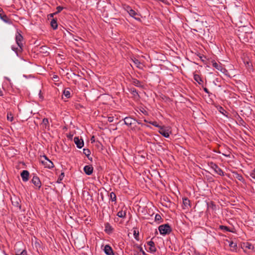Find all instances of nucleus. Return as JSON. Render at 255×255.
Returning a JSON list of instances; mask_svg holds the SVG:
<instances>
[{
  "label": "nucleus",
  "instance_id": "f257e3e1",
  "mask_svg": "<svg viewBox=\"0 0 255 255\" xmlns=\"http://www.w3.org/2000/svg\"><path fill=\"white\" fill-rule=\"evenodd\" d=\"M15 41L19 48H15L13 46L11 47V49L14 51L18 55L19 52H21L23 50V37L19 31H17L15 34Z\"/></svg>",
  "mask_w": 255,
  "mask_h": 255
},
{
  "label": "nucleus",
  "instance_id": "f03ea898",
  "mask_svg": "<svg viewBox=\"0 0 255 255\" xmlns=\"http://www.w3.org/2000/svg\"><path fill=\"white\" fill-rule=\"evenodd\" d=\"M245 42L253 43L255 41V32L252 31H245V33L241 35Z\"/></svg>",
  "mask_w": 255,
  "mask_h": 255
},
{
  "label": "nucleus",
  "instance_id": "7ed1b4c3",
  "mask_svg": "<svg viewBox=\"0 0 255 255\" xmlns=\"http://www.w3.org/2000/svg\"><path fill=\"white\" fill-rule=\"evenodd\" d=\"M158 230L161 235H166L169 234L171 232L172 229L169 224H165L159 226Z\"/></svg>",
  "mask_w": 255,
  "mask_h": 255
},
{
  "label": "nucleus",
  "instance_id": "20e7f679",
  "mask_svg": "<svg viewBox=\"0 0 255 255\" xmlns=\"http://www.w3.org/2000/svg\"><path fill=\"white\" fill-rule=\"evenodd\" d=\"M126 11L128 12L129 15L132 17H133L135 19L138 21H140V18L139 17H136V16H139V14L137 12H136L134 10L132 9L131 7L129 5H126L124 7Z\"/></svg>",
  "mask_w": 255,
  "mask_h": 255
},
{
  "label": "nucleus",
  "instance_id": "39448f33",
  "mask_svg": "<svg viewBox=\"0 0 255 255\" xmlns=\"http://www.w3.org/2000/svg\"><path fill=\"white\" fill-rule=\"evenodd\" d=\"M0 18L5 23L11 24L12 21L4 13L3 9L0 7Z\"/></svg>",
  "mask_w": 255,
  "mask_h": 255
},
{
  "label": "nucleus",
  "instance_id": "423d86ee",
  "mask_svg": "<svg viewBox=\"0 0 255 255\" xmlns=\"http://www.w3.org/2000/svg\"><path fill=\"white\" fill-rule=\"evenodd\" d=\"M211 168L214 169V171L217 173L218 174L221 176H224V172L223 170L216 164L211 163Z\"/></svg>",
  "mask_w": 255,
  "mask_h": 255
},
{
  "label": "nucleus",
  "instance_id": "0eeeda50",
  "mask_svg": "<svg viewBox=\"0 0 255 255\" xmlns=\"http://www.w3.org/2000/svg\"><path fill=\"white\" fill-rule=\"evenodd\" d=\"M32 183L35 186L36 188L39 189L41 186V182L37 176H34L31 180Z\"/></svg>",
  "mask_w": 255,
  "mask_h": 255
},
{
  "label": "nucleus",
  "instance_id": "6e6552de",
  "mask_svg": "<svg viewBox=\"0 0 255 255\" xmlns=\"http://www.w3.org/2000/svg\"><path fill=\"white\" fill-rule=\"evenodd\" d=\"M159 132L165 137H168L169 133H171L168 129L162 127L159 128Z\"/></svg>",
  "mask_w": 255,
  "mask_h": 255
},
{
  "label": "nucleus",
  "instance_id": "1a4fd4ad",
  "mask_svg": "<svg viewBox=\"0 0 255 255\" xmlns=\"http://www.w3.org/2000/svg\"><path fill=\"white\" fill-rule=\"evenodd\" d=\"M74 141L78 148H81L84 146L83 139H80L78 136L74 137Z\"/></svg>",
  "mask_w": 255,
  "mask_h": 255
},
{
  "label": "nucleus",
  "instance_id": "9d476101",
  "mask_svg": "<svg viewBox=\"0 0 255 255\" xmlns=\"http://www.w3.org/2000/svg\"><path fill=\"white\" fill-rule=\"evenodd\" d=\"M11 203L12 204L16 207H18L19 209H20L21 206L20 205V199L17 197H14L13 198H11Z\"/></svg>",
  "mask_w": 255,
  "mask_h": 255
},
{
  "label": "nucleus",
  "instance_id": "9b49d317",
  "mask_svg": "<svg viewBox=\"0 0 255 255\" xmlns=\"http://www.w3.org/2000/svg\"><path fill=\"white\" fill-rule=\"evenodd\" d=\"M20 175L23 182H26L29 180V173L27 170H23L21 172Z\"/></svg>",
  "mask_w": 255,
  "mask_h": 255
},
{
  "label": "nucleus",
  "instance_id": "f8f14e48",
  "mask_svg": "<svg viewBox=\"0 0 255 255\" xmlns=\"http://www.w3.org/2000/svg\"><path fill=\"white\" fill-rule=\"evenodd\" d=\"M45 161H42V163L46 167H47L49 169L52 168L54 166V164L51 161L49 160L46 156H44Z\"/></svg>",
  "mask_w": 255,
  "mask_h": 255
},
{
  "label": "nucleus",
  "instance_id": "ddd939ff",
  "mask_svg": "<svg viewBox=\"0 0 255 255\" xmlns=\"http://www.w3.org/2000/svg\"><path fill=\"white\" fill-rule=\"evenodd\" d=\"M136 120L131 117H126L124 119L125 124L128 126H131L135 123Z\"/></svg>",
  "mask_w": 255,
  "mask_h": 255
},
{
  "label": "nucleus",
  "instance_id": "4468645a",
  "mask_svg": "<svg viewBox=\"0 0 255 255\" xmlns=\"http://www.w3.org/2000/svg\"><path fill=\"white\" fill-rule=\"evenodd\" d=\"M104 251L107 255H114L113 249L109 245H106Z\"/></svg>",
  "mask_w": 255,
  "mask_h": 255
},
{
  "label": "nucleus",
  "instance_id": "2eb2a0df",
  "mask_svg": "<svg viewBox=\"0 0 255 255\" xmlns=\"http://www.w3.org/2000/svg\"><path fill=\"white\" fill-rule=\"evenodd\" d=\"M147 245L149 246V250L151 253H154L156 251V249L155 247V244L153 241H150L148 242Z\"/></svg>",
  "mask_w": 255,
  "mask_h": 255
},
{
  "label": "nucleus",
  "instance_id": "dca6fc26",
  "mask_svg": "<svg viewBox=\"0 0 255 255\" xmlns=\"http://www.w3.org/2000/svg\"><path fill=\"white\" fill-rule=\"evenodd\" d=\"M84 171L87 175H91L93 171V167L91 165H86L84 167Z\"/></svg>",
  "mask_w": 255,
  "mask_h": 255
},
{
  "label": "nucleus",
  "instance_id": "f3484780",
  "mask_svg": "<svg viewBox=\"0 0 255 255\" xmlns=\"http://www.w3.org/2000/svg\"><path fill=\"white\" fill-rule=\"evenodd\" d=\"M64 97H62L63 99H68L71 97L70 89L69 88L65 89L63 91Z\"/></svg>",
  "mask_w": 255,
  "mask_h": 255
},
{
  "label": "nucleus",
  "instance_id": "a211bd4d",
  "mask_svg": "<svg viewBox=\"0 0 255 255\" xmlns=\"http://www.w3.org/2000/svg\"><path fill=\"white\" fill-rule=\"evenodd\" d=\"M190 200L187 198H185L183 199V209L188 208V207H190Z\"/></svg>",
  "mask_w": 255,
  "mask_h": 255
},
{
  "label": "nucleus",
  "instance_id": "6ab92c4d",
  "mask_svg": "<svg viewBox=\"0 0 255 255\" xmlns=\"http://www.w3.org/2000/svg\"><path fill=\"white\" fill-rule=\"evenodd\" d=\"M194 80L197 82L199 85H202L203 81L201 78L200 76L198 74H195L194 75Z\"/></svg>",
  "mask_w": 255,
  "mask_h": 255
},
{
  "label": "nucleus",
  "instance_id": "aec40b11",
  "mask_svg": "<svg viewBox=\"0 0 255 255\" xmlns=\"http://www.w3.org/2000/svg\"><path fill=\"white\" fill-rule=\"evenodd\" d=\"M131 83L134 86H135L136 87H142V85H141L140 81H139V80H138L136 79L132 78L131 80Z\"/></svg>",
  "mask_w": 255,
  "mask_h": 255
},
{
  "label": "nucleus",
  "instance_id": "412c9836",
  "mask_svg": "<svg viewBox=\"0 0 255 255\" xmlns=\"http://www.w3.org/2000/svg\"><path fill=\"white\" fill-rule=\"evenodd\" d=\"M213 66L218 69V70H220L222 72H223V71L225 70V69L223 68L221 65L220 64L217 63L216 62H214L213 63Z\"/></svg>",
  "mask_w": 255,
  "mask_h": 255
},
{
  "label": "nucleus",
  "instance_id": "4be33fe9",
  "mask_svg": "<svg viewBox=\"0 0 255 255\" xmlns=\"http://www.w3.org/2000/svg\"><path fill=\"white\" fill-rule=\"evenodd\" d=\"M113 228L110 225V224L108 223L105 224V231L107 233H111L113 231Z\"/></svg>",
  "mask_w": 255,
  "mask_h": 255
},
{
  "label": "nucleus",
  "instance_id": "5701e85b",
  "mask_svg": "<svg viewBox=\"0 0 255 255\" xmlns=\"http://www.w3.org/2000/svg\"><path fill=\"white\" fill-rule=\"evenodd\" d=\"M218 110L220 113H221L222 114L226 116V117H228V113L222 107L220 106Z\"/></svg>",
  "mask_w": 255,
  "mask_h": 255
},
{
  "label": "nucleus",
  "instance_id": "b1692460",
  "mask_svg": "<svg viewBox=\"0 0 255 255\" xmlns=\"http://www.w3.org/2000/svg\"><path fill=\"white\" fill-rule=\"evenodd\" d=\"M234 176L236 179H238L240 181H244V178L241 174H239L237 172L234 173Z\"/></svg>",
  "mask_w": 255,
  "mask_h": 255
},
{
  "label": "nucleus",
  "instance_id": "393cba45",
  "mask_svg": "<svg viewBox=\"0 0 255 255\" xmlns=\"http://www.w3.org/2000/svg\"><path fill=\"white\" fill-rule=\"evenodd\" d=\"M117 216L122 218H125L126 217V211L121 210L118 212Z\"/></svg>",
  "mask_w": 255,
  "mask_h": 255
},
{
  "label": "nucleus",
  "instance_id": "a878e982",
  "mask_svg": "<svg viewBox=\"0 0 255 255\" xmlns=\"http://www.w3.org/2000/svg\"><path fill=\"white\" fill-rule=\"evenodd\" d=\"M50 24H51V26L53 28V29H57V26H58V24H57V21H56V19H52L51 21V22H50Z\"/></svg>",
  "mask_w": 255,
  "mask_h": 255
},
{
  "label": "nucleus",
  "instance_id": "bb28decb",
  "mask_svg": "<svg viewBox=\"0 0 255 255\" xmlns=\"http://www.w3.org/2000/svg\"><path fill=\"white\" fill-rule=\"evenodd\" d=\"M110 200L112 202H116L117 196H116V194L114 192H112L111 193H110Z\"/></svg>",
  "mask_w": 255,
  "mask_h": 255
},
{
  "label": "nucleus",
  "instance_id": "cd10ccee",
  "mask_svg": "<svg viewBox=\"0 0 255 255\" xmlns=\"http://www.w3.org/2000/svg\"><path fill=\"white\" fill-rule=\"evenodd\" d=\"M48 47L46 46H42L40 47V52L44 54L48 53L47 51Z\"/></svg>",
  "mask_w": 255,
  "mask_h": 255
},
{
  "label": "nucleus",
  "instance_id": "c85d7f7f",
  "mask_svg": "<svg viewBox=\"0 0 255 255\" xmlns=\"http://www.w3.org/2000/svg\"><path fill=\"white\" fill-rule=\"evenodd\" d=\"M129 92L131 94L133 95L134 97H139V95L138 94V92L137 90L135 88H131L129 90Z\"/></svg>",
  "mask_w": 255,
  "mask_h": 255
},
{
  "label": "nucleus",
  "instance_id": "c756f323",
  "mask_svg": "<svg viewBox=\"0 0 255 255\" xmlns=\"http://www.w3.org/2000/svg\"><path fill=\"white\" fill-rule=\"evenodd\" d=\"M133 62L136 65V67L139 69H141V63L139 62V61L135 58L134 59H132Z\"/></svg>",
  "mask_w": 255,
  "mask_h": 255
},
{
  "label": "nucleus",
  "instance_id": "7c9ffc66",
  "mask_svg": "<svg viewBox=\"0 0 255 255\" xmlns=\"http://www.w3.org/2000/svg\"><path fill=\"white\" fill-rule=\"evenodd\" d=\"M148 123H149V124H151V125H153V126H154V127H157V128H160L161 127V126H159V125L158 124L157 122H156V121H149V122H148Z\"/></svg>",
  "mask_w": 255,
  "mask_h": 255
},
{
  "label": "nucleus",
  "instance_id": "2f4dec72",
  "mask_svg": "<svg viewBox=\"0 0 255 255\" xmlns=\"http://www.w3.org/2000/svg\"><path fill=\"white\" fill-rule=\"evenodd\" d=\"M83 153L85 155H86L89 158V156L91 154V151L89 149L84 148L83 149Z\"/></svg>",
  "mask_w": 255,
  "mask_h": 255
},
{
  "label": "nucleus",
  "instance_id": "473e14b6",
  "mask_svg": "<svg viewBox=\"0 0 255 255\" xmlns=\"http://www.w3.org/2000/svg\"><path fill=\"white\" fill-rule=\"evenodd\" d=\"M244 247L246 248H247V249H250V250L253 249V245L251 243H248V242L245 243V244H244Z\"/></svg>",
  "mask_w": 255,
  "mask_h": 255
},
{
  "label": "nucleus",
  "instance_id": "72a5a7b5",
  "mask_svg": "<svg viewBox=\"0 0 255 255\" xmlns=\"http://www.w3.org/2000/svg\"><path fill=\"white\" fill-rule=\"evenodd\" d=\"M64 177V173L63 172H62L61 173V174L59 175V176L58 178L57 183H60Z\"/></svg>",
  "mask_w": 255,
  "mask_h": 255
},
{
  "label": "nucleus",
  "instance_id": "f704fd0d",
  "mask_svg": "<svg viewBox=\"0 0 255 255\" xmlns=\"http://www.w3.org/2000/svg\"><path fill=\"white\" fill-rule=\"evenodd\" d=\"M7 119L8 121L10 122L12 121L13 118V115L11 113H8L7 115Z\"/></svg>",
  "mask_w": 255,
  "mask_h": 255
},
{
  "label": "nucleus",
  "instance_id": "c9c22d12",
  "mask_svg": "<svg viewBox=\"0 0 255 255\" xmlns=\"http://www.w3.org/2000/svg\"><path fill=\"white\" fill-rule=\"evenodd\" d=\"M250 175L255 179V168L250 172Z\"/></svg>",
  "mask_w": 255,
  "mask_h": 255
},
{
  "label": "nucleus",
  "instance_id": "e433bc0d",
  "mask_svg": "<svg viewBox=\"0 0 255 255\" xmlns=\"http://www.w3.org/2000/svg\"><path fill=\"white\" fill-rule=\"evenodd\" d=\"M56 9H57V11L55 12V13L57 14L58 13L61 12L63 9V7L61 6H58L57 7Z\"/></svg>",
  "mask_w": 255,
  "mask_h": 255
},
{
  "label": "nucleus",
  "instance_id": "4c0bfd02",
  "mask_svg": "<svg viewBox=\"0 0 255 255\" xmlns=\"http://www.w3.org/2000/svg\"><path fill=\"white\" fill-rule=\"evenodd\" d=\"M133 236H134V237L135 239V240H136L137 241H138V237L139 236L138 232H137L136 233V231L134 230L133 232Z\"/></svg>",
  "mask_w": 255,
  "mask_h": 255
},
{
  "label": "nucleus",
  "instance_id": "58836bf2",
  "mask_svg": "<svg viewBox=\"0 0 255 255\" xmlns=\"http://www.w3.org/2000/svg\"><path fill=\"white\" fill-rule=\"evenodd\" d=\"M161 220V217L160 215L159 214H156L155 216V221H158Z\"/></svg>",
  "mask_w": 255,
  "mask_h": 255
},
{
  "label": "nucleus",
  "instance_id": "ea45409f",
  "mask_svg": "<svg viewBox=\"0 0 255 255\" xmlns=\"http://www.w3.org/2000/svg\"><path fill=\"white\" fill-rule=\"evenodd\" d=\"M48 120L47 118H44L42 121V123L46 126L48 124Z\"/></svg>",
  "mask_w": 255,
  "mask_h": 255
},
{
  "label": "nucleus",
  "instance_id": "a19ab883",
  "mask_svg": "<svg viewBox=\"0 0 255 255\" xmlns=\"http://www.w3.org/2000/svg\"><path fill=\"white\" fill-rule=\"evenodd\" d=\"M220 228V229H221L222 230H224L226 231L230 232V230H229V228L227 226H221Z\"/></svg>",
  "mask_w": 255,
  "mask_h": 255
},
{
  "label": "nucleus",
  "instance_id": "79ce46f5",
  "mask_svg": "<svg viewBox=\"0 0 255 255\" xmlns=\"http://www.w3.org/2000/svg\"><path fill=\"white\" fill-rule=\"evenodd\" d=\"M58 79H59L58 76L56 75H54L52 77V79L55 82L58 81Z\"/></svg>",
  "mask_w": 255,
  "mask_h": 255
},
{
  "label": "nucleus",
  "instance_id": "37998d69",
  "mask_svg": "<svg viewBox=\"0 0 255 255\" xmlns=\"http://www.w3.org/2000/svg\"><path fill=\"white\" fill-rule=\"evenodd\" d=\"M230 246L231 248H236L237 247V244L236 243H233V242L230 243Z\"/></svg>",
  "mask_w": 255,
  "mask_h": 255
},
{
  "label": "nucleus",
  "instance_id": "c03bdc74",
  "mask_svg": "<svg viewBox=\"0 0 255 255\" xmlns=\"http://www.w3.org/2000/svg\"><path fill=\"white\" fill-rule=\"evenodd\" d=\"M203 90L205 92H206L207 94H208L209 96H210V95L211 94V93H210V92L209 91L208 89L205 87L203 88Z\"/></svg>",
  "mask_w": 255,
  "mask_h": 255
},
{
  "label": "nucleus",
  "instance_id": "a18cd8bd",
  "mask_svg": "<svg viewBox=\"0 0 255 255\" xmlns=\"http://www.w3.org/2000/svg\"><path fill=\"white\" fill-rule=\"evenodd\" d=\"M27 252L25 250H23L20 254H16V255H26Z\"/></svg>",
  "mask_w": 255,
  "mask_h": 255
},
{
  "label": "nucleus",
  "instance_id": "49530a36",
  "mask_svg": "<svg viewBox=\"0 0 255 255\" xmlns=\"http://www.w3.org/2000/svg\"><path fill=\"white\" fill-rule=\"evenodd\" d=\"M140 252H141L143 255H146L145 252L143 250L142 248L141 247H139Z\"/></svg>",
  "mask_w": 255,
  "mask_h": 255
},
{
  "label": "nucleus",
  "instance_id": "de8ad7c7",
  "mask_svg": "<svg viewBox=\"0 0 255 255\" xmlns=\"http://www.w3.org/2000/svg\"><path fill=\"white\" fill-rule=\"evenodd\" d=\"M108 121L110 123L113 122V120H114V117H108Z\"/></svg>",
  "mask_w": 255,
  "mask_h": 255
},
{
  "label": "nucleus",
  "instance_id": "09e8293b",
  "mask_svg": "<svg viewBox=\"0 0 255 255\" xmlns=\"http://www.w3.org/2000/svg\"><path fill=\"white\" fill-rule=\"evenodd\" d=\"M39 98L41 99V100H42L43 99V97H42V96L41 95V91H40V92L39 93Z\"/></svg>",
  "mask_w": 255,
  "mask_h": 255
},
{
  "label": "nucleus",
  "instance_id": "8fccbe9b",
  "mask_svg": "<svg viewBox=\"0 0 255 255\" xmlns=\"http://www.w3.org/2000/svg\"><path fill=\"white\" fill-rule=\"evenodd\" d=\"M91 142H92V143H93V142H95V137H94V136H93L91 137Z\"/></svg>",
  "mask_w": 255,
  "mask_h": 255
},
{
  "label": "nucleus",
  "instance_id": "3c124183",
  "mask_svg": "<svg viewBox=\"0 0 255 255\" xmlns=\"http://www.w3.org/2000/svg\"><path fill=\"white\" fill-rule=\"evenodd\" d=\"M55 14H56V13H55V12L53 13H51V14H50V16L51 17H53L54 15H55Z\"/></svg>",
  "mask_w": 255,
  "mask_h": 255
},
{
  "label": "nucleus",
  "instance_id": "603ef678",
  "mask_svg": "<svg viewBox=\"0 0 255 255\" xmlns=\"http://www.w3.org/2000/svg\"><path fill=\"white\" fill-rule=\"evenodd\" d=\"M3 96V92L0 89V96Z\"/></svg>",
  "mask_w": 255,
  "mask_h": 255
},
{
  "label": "nucleus",
  "instance_id": "864d4df0",
  "mask_svg": "<svg viewBox=\"0 0 255 255\" xmlns=\"http://www.w3.org/2000/svg\"><path fill=\"white\" fill-rule=\"evenodd\" d=\"M137 122V123L138 124H139V125L141 124V122H140V121H136V122Z\"/></svg>",
  "mask_w": 255,
  "mask_h": 255
},
{
  "label": "nucleus",
  "instance_id": "5fc2aeb1",
  "mask_svg": "<svg viewBox=\"0 0 255 255\" xmlns=\"http://www.w3.org/2000/svg\"><path fill=\"white\" fill-rule=\"evenodd\" d=\"M144 122L145 123H148L149 122L147 121L146 120H144Z\"/></svg>",
  "mask_w": 255,
  "mask_h": 255
}]
</instances>
